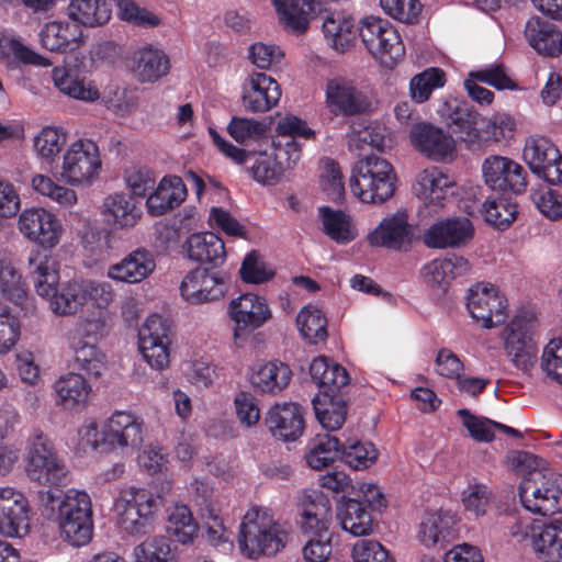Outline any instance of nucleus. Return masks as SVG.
<instances>
[{
	"mask_svg": "<svg viewBox=\"0 0 562 562\" xmlns=\"http://www.w3.org/2000/svg\"><path fill=\"white\" fill-rule=\"evenodd\" d=\"M280 23L296 33H304L312 19L324 14L322 30L327 44L344 53L358 32L355 19L341 11H326L322 0H271Z\"/></svg>",
	"mask_w": 562,
	"mask_h": 562,
	"instance_id": "f257e3e1",
	"label": "nucleus"
},
{
	"mask_svg": "<svg viewBox=\"0 0 562 562\" xmlns=\"http://www.w3.org/2000/svg\"><path fill=\"white\" fill-rule=\"evenodd\" d=\"M30 274L36 293L49 301L50 311L57 316H71L85 306L81 280L59 283V265L55 257L38 251L29 257Z\"/></svg>",
	"mask_w": 562,
	"mask_h": 562,
	"instance_id": "f03ea898",
	"label": "nucleus"
},
{
	"mask_svg": "<svg viewBox=\"0 0 562 562\" xmlns=\"http://www.w3.org/2000/svg\"><path fill=\"white\" fill-rule=\"evenodd\" d=\"M40 504L47 514L57 509L60 533L67 542L81 547L91 540L93 513L87 492L71 488L61 497L53 491H44L40 494Z\"/></svg>",
	"mask_w": 562,
	"mask_h": 562,
	"instance_id": "7ed1b4c3",
	"label": "nucleus"
},
{
	"mask_svg": "<svg viewBox=\"0 0 562 562\" xmlns=\"http://www.w3.org/2000/svg\"><path fill=\"white\" fill-rule=\"evenodd\" d=\"M289 533L278 524L269 509L252 506L239 527L238 548L248 559L273 557L286 544Z\"/></svg>",
	"mask_w": 562,
	"mask_h": 562,
	"instance_id": "20e7f679",
	"label": "nucleus"
},
{
	"mask_svg": "<svg viewBox=\"0 0 562 562\" xmlns=\"http://www.w3.org/2000/svg\"><path fill=\"white\" fill-rule=\"evenodd\" d=\"M79 436L81 441L93 450L101 446L112 449H135L144 441L145 425L135 414L116 411L106 419L101 430L95 423H89L79 429Z\"/></svg>",
	"mask_w": 562,
	"mask_h": 562,
	"instance_id": "39448f33",
	"label": "nucleus"
},
{
	"mask_svg": "<svg viewBox=\"0 0 562 562\" xmlns=\"http://www.w3.org/2000/svg\"><path fill=\"white\" fill-rule=\"evenodd\" d=\"M396 173L392 164L378 155L359 160L350 177V189L363 203L382 204L395 191Z\"/></svg>",
	"mask_w": 562,
	"mask_h": 562,
	"instance_id": "423d86ee",
	"label": "nucleus"
},
{
	"mask_svg": "<svg viewBox=\"0 0 562 562\" xmlns=\"http://www.w3.org/2000/svg\"><path fill=\"white\" fill-rule=\"evenodd\" d=\"M24 463L27 477L43 486L65 484L68 470L64 459L47 435L40 430L32 432L24 447Z\"/></svg>",
	"mask_w": 562,
	"mask_h": 562,
	"instance_id": "0eeeda50",
	"label": "nucleus"
},
{
	"mask_svg": "<svg viewBox=\"0 0 562 562\" xmlns=\"http://www.w3.org/2000/svg\"><path fill=\"white\" fill-rule=\"evenodd\" d=\"M159 497L145 488H123L114 501L117 524L128 535H145L154 526Z\"/></svg>",
	"mask_w": 562,
	"mask_h": 562,
	"instance_id": "6e6552de",
	"label": "nucleus"
},
{
	"mask_svg": "<svg viewBox=\"0 0 562 562\" xmlns=\"http://www.w3.org/2000/svg\"><path fill=\"white\" fill-rule=\"evenodd\" d=\"M358 33L368 52L384 67L393 68L404 56L405 47L398 32L386 20L366 16Z\"/></svg>",
	"mask_w": 562,
	"mask_h": 562,
	"instance_id": "1a4fd4ad",
	"label": "nucleus"
},
{
	"mask_svg": "<svg viewBox=\"0 0 562 562\" xmlns=\"http://www.w3.org/2000/svg\"><path fill=\"white\" fill-rule=\"evenodd\" d=\"M101 168L99 146L91 139L80 138L65 150L60 177L70 186H89L99 177Z\"/></svg>",
	"mask_w": 562,
	"mask_h": 562,
	"instance_id": "9d476101",
	"label": "nucleus"
},
{
	"mask_svg": "<svg viewBox=\"0 0 562 562\" xmlns=\"http://www.w3.org/2000/svg\"><path fill=\"white\" fill-rule=\"evenodd\" d=\"M105 326V319L98 317L80 318L76 327L68 333V344L74 351L75 362L81 371L91 378L98 379L106 370L105 355L93 344L82 339L98 335Z\"/></svg>",
	"mask_w": 562,
	"mask_h": 562,
	"instance_id": "9b49d317",
	"label": "nucleus"
},
{
	"mask_svg": "<svg viewBox=\"0 0 562 562\" xmlns=\"http://www.w3.org/2000/svg\"><path fill=\"white\" fill-rule=\"evenodd\" d=\"M209 133L224 156L238 165L250 164L249 172L258 183L272 186L280 180L283 173L282 161H278L272 154L238 148L225 140L214 128H210Z\"/></svg>",
	"mask_w": 562,
	"mask_h": 562,
	"instance_id": "f8f14e48",
	"label": "nucleus"
},
{
	"mask_svg": "<svg viewBox=\"0 0 562 562\" xmlns=\"http://www.w3.org/2000/svg\"><path fill=\"white\" fill-rule=\"evenodd\" d=\"M519 497L522 506L541 516H552L562 512V488L554 473L533 472L532 477L519 484Z\"/></svg>",
	"mask_w": 562,
	"mask_h": 562,
	"instance_id": "ddd939ff",
	"label": "nucleus"
},
{
	"mask_svg": "<svg viewBox=\"0 0 562 562\" xmlns=\"http://www.w3.org/2000/svg\"><path fill=\"white\" fill-rule=\"evenodd\" d=\"M535 323L526 316H515L503 333L504 350L509 361L524 373L529 372L537 360V345L532 338Z\"/></svg>",
	"mask_w": 562,
	"mask_h": 562,
	"instance_id": "4468645a",
	"label": "nucleus"
},
{
	"mask_svg": "<svg viewBox=\"0 0 562 562\" xmlns=\"http://www.w3.org/2000/svg\"><path fill=\"white\" fill-rule=\"evenodd\" d=\"M522 157L532 173L549 184L562 183V155L548 137L540 135L528 137Z\"/></svg>",
	"mask_w": 562,
	"mask_h": 562,
	"instance_id": "2eb2a0df",
	"label": "nucleus"
},
{
	"mask_svg": "<svg viewBox=\"0 0 562 562\" xmlns=\"http://www.w3.org/2000/svg\"><path fill=\"white\" fill-rule=\"evenodd\" d=\"M171 329L167 319L150 315L140 327L139 350L146 362L156 370H164L170 362Z\"/></svg>",
	"mask_w": 562,
	"mask_h": 562,
	"instance_id": "dca6fc26",
	"label": "nucleus"
},
{
	"mask_svg": "<svg viewBox=\"0 0 562 562\" xmlns=\"http://www.w3.org/2000/svg\"><path fill=\"white\" fill-rule=\"evenodd\" d=\"M468 310L483 328H493L507 318V300L492 284L479 283L469 290Z\"/></svg>",
	"mask_w": 562,
	"mask_h": 562,
	"instance_id": "f3484780",
	"label": "nucleus"
},
{
	"mask_svg": "<svg viewBox=\"0 0 562 562\" xmlns=\"http://www.w3.org/2000/svg\"><path fill=\"white\" fill-rule=\"evenodd\" d=\"M31 507L26 496L12 486H0V533L22 538L30 531Z\"/></svg>",
	"mask_w": 562,
	"mask_h": 562,
	"instance_id": "a211bd4d",
	"label": "nucleus"
},
{
	"mask_svg": "<svg viewBox=\"0 0 562 562\" xmlns=\"http://www.w3.org/2000/svg\"><path fill=\"white\" fill-rule=\"evenodd\" d=\"M485 184L494 191L521 193L527 188V171L516 160L492 155L482 164Z\"/></svg>",
	"mask_w": 562,
	"mask_h": 562,
	"instance_id": "6ab92c4d",
	"label": "nucleus"
},
{
	"mask_svg": "<svg viewBox=\"0 0 562 562\" xmlns=\"http://www.w3.org/2000/svg\"><path fill=\"white\" fill-rule=\"evenodd\" d=\"M408 138L415 150L434 161H447L454 157V138L430 122H415L408 131Z\"/></svg>",
	"mask_w": 562,
	"mask_h": 562,
	"instance_id": "aec40b11",
	"label": "nucleus"
},
{
	"mask_svg": "<svg viewBox=\"0 0 562 562\" xmlns=\"http://www.w3.org/2000/svg\"><path fill=\"white\" fill-rule=\"evenodd\" d=\"M18 228L30 241L43 248H54L60 240L63 226L59 220L43 207L25 209L19 216Z\"/></svg>",
	"mask_w": 562,
	"mask_h": 562,
	"instance_id": "412c9836",
	"label": "nucleus"
},
{
	"mask_svg": "<svg viewBox=\"0 0 562 562\" xmlns=\"http://www.w3.org/2000/svg\"><path fill=\"white\" fill-rule=\"evenodd\" d=\"M228 315L235 323V338L239 331H252L263 326L272 312L265 297L255 293H245L231 301Z\"/></svg>",
	"mask_w": 562,
	"mask_h": 562,
	"instance_id": "4be33fe9",
	"label": "nucleus"
},
{
	"mask_svg": "<svg viewBox=\"0 0 562 562\" xmlns=\"http://www.w3.org/2000/svg\"><path fill=\"white\" fill-rule=\"evenodd\" d=\"M226 292L224 279L216 272L195 268L180 283V294L189 303L201 304L222 299Z\"/></svg>",
	"mask_w": 562,
	"mask_h": 562,
	"instance_id": "5701e85b",
	"label": "nucleus"
},
{
	"mask_svg": "<svg viewBox=\"0 0 562 562\" xmlns=\"http://www.w3.org/2000/svg\"><path fill=\"white\" fill-rule=\"evenodd\" d=\"M326 103L336 115H356L370 108L368 97L351 80L342 77L327 81Z\"/></svg>",
	"mask_w": 562,
	"mask_h": 562,
	"instance_id": "b1692460",
	"label": "nucleus"
},
{
	"mask_svg": "<svg viewBox=\"0 0 562 562\" xmlns=\"http://www.w3.org/2000/svg\"><path fill=\"white\" fill-rule=\"evenodd\" d=\"M281 98L279 83L263 72H255L244 82L243 104L252 113H265L276 106Z\"/></svg>",
	"mask_w": 562,
	"mask_h": 562,
	"instance_id": "393cba45",
	"label": "nucleus"
},
{
	"mask_svg": "<svg viewBox=\"0 0 562 562\" xmlns=\"http://www.w3.org/2000/svg\"><path fill=\"white\" fill-rule=\"evenodd\" d=\"M474 228L467 217L447 218L432 224L424 234V244L429 248H456L473 237Z\"/></svg>",
	"mask_w": 562,
	"mask_h": 562,
	"instance_id": "a878e982",
	"label": "nucleus"
},
{
	"mask_svg": "<svg viewBox=\"0 0 562 562\" xmlns=\"http://www.w3.org/2000/svg\"><path fill=\"white\" fill-rule=\"evenodd\" d=\"M512 535L519 541L530 538L531 546L540 560L544 562L562 560V528L533 522L530 527L525 526L524 530H513Z\"/></svg>",
	"mask_w": 562,
	"mask_h": 562,
	"instance_id": "bb28decb",
	"label": "nucleus"
},
{
	"mask_svg": "<svg viewBox=\"0 0 562 562\" xmlns=\"http://www.w3.org/2000/svg\"><path fill=\"white\" fill-rule=\"evenodd\" d=\"M368 241L374 247H385L402 250L412 241V228L408 224V214L405 210L386 216L368 235Z\"/></svg>",
	"mask_w": 562,
	"mask_h": 562,
	"instance_id": "cd10ccee",
	"label": "nucleus"
},
{
	"mask_svg": "<svg viewBox=\"0 0 562 562\" xmlns=\"http://www.w3.org/2000/svg\"><path fill=\"white\" fill-rule=\"evenodd\" d=\"M300 525L304 533L330 532L333 513L329 499L321 492H304L299 502Z\"/></svg>",
	"mask_w": 562,
	"mask_h": 562,
	"instance_id": "c85d7f7f",
	"label": "nucleus"
},
{
	"mask_svg": "<svg viewBox=\"0 0 562 562\" xmlns=\"http://www.w3.org/2000/svg\"><path fill=\"white\" fill-rule=\"evenodd\" d=\"M156 269L154 254L139 247L109 267L108 277L114 281L136 284L147 279Z\"/></svg>",
	"mask_w": 562,
	"mask_h": 562,
	"instance_id": "c756f323",
	"label": "nucleus"
},
{
	"mask_svg": "<svg viewBox=\"0 0 562 562\" xmlns=\"http://www.w3.org/2000/svg\"><path fill=\"white\" fill-rule=\"evenodd\" d=\"M265 423L271 435L282 441H294L304 430L302 409L294 403L273 405L266 414Z\"/></svg>",
	"mask_w": 562,
	"mask_h": 562,
	"instance_id": "7c9ffc66",
	"label": "nucleus"
},
{
	"mask_svg": "<svg viewBox=\"0 0 562 562\" xmlns=\"http://www.w3.org/2000/svg\"><path fill=\"white\" fill-rule=\"evenodd\" d=\"M50 78L57 91L70 99L92 103L101 97L94 81L80 77L72 68L56 66L50 71Z\"/></svg>",
	"mask_w": 562,
	"mask_h": 562,
	"instance_id": "2f4dec72",
	"label": "nucleus"
},
{
	"mask_svg": "<svg viewBox=\"0 0 562 562\" xmlns=\"http://www.w3.org/2000/svg\"><path fill=\"white\" fill-rule=\"evenodd\" d=\"M169 56L160 48L146 45L137 49L132 57L131 70L135 79L142 83H153L168 75Z\"/></svg>",
	"mask_w": 562,
	"mask_h": 562,
	"instance_id": "473e14b6",
	"label": "nucleus"
},
{
	"mask_svg": "<svg viewBox=\"0 0 562 562\" xmlns=\"http://www.w3.org/2000/svg\"><path fill=\"white\" fill-rule=\"evenodd\" d=\"M102 207L106 223L120 229L133 228L143 215L140 203L124 192L108 195Z\"/></svg>",
	"mask_w": 562,
	"mask_h": 562,
	"instance_id": "72a5a7b5",
	"label": "nucleus"
},
{
	"mask_svg": "<svg viewBox=\"0 0 562 562\" xmlns=\"http://www.w3.org/2000/svg\"><path fill=\"white\" fill-rule=\"evenodd\" d=\"M38 37L43 48L53 53H66L81 44L82 30L75 23L52 21L43 25Z\"/></svg>",
	"mask_w": 562,
	"mask_h": 562,
	"instance_id": "f704fd0d",
	"label": "nucleus"
},
{
	"mask_svg": "<svg viewBox=\"0 0 562 562\" xmlns=\"http://www.w3.org/2000/svg\"><path fill=\"white\" fill-rule=\"evenodd\" d=\"M56 404L65 411L80 412L89 402L91 385L79 373H67L54 383Z\"/></svg>",
	"mask_w": 562,
	"mask_h": 562,
	"instance_id": "c9c22d12",
	"label": "nucleus"
},
{
	"mask_svg": "<svg viewBox=\"0 0 562 562\" xmlns=\"http://www.w3.org/2000/svg\"><path fill=\"white\" fill-rule=\"evenodd\" d=\"M456 517L448 510H434L426 513L419 524L418 539L430 548L443 546L454 537Z\"/></svg>",
	"mask_w": 562,
	"mask_h": 562,
	"instance_id": "e433bc0d",
	"label": "nucleus"
},
{
	"mask_svg": "<svg viewBox=\"0 0 562 562\" xmlns=\"http://www.w3.org/2000/svg\"><path fill=\"white\" fill-rule=\"evenodd\" d=\"M525 36L529 45L543 56L555 57L562 53V33L551 22L530 18L525 26Z\"/></svg>",
	"mask_w": 562,
	"mask_h": 562,
	"instance_id": "4c0bfd02",
	"label": "nucleus"
},
{
	"mask_svg": "<svg viewBox=\"0 0 562 562\" xmlns=\"http://www.w3.org/2000/svg\"><path fill=\"white\" fill-rule=\"evenodd\" d=\"M292 379L290 367L281 361H269L252 368L249 376L256 392L276 395L282 392Z\"/></svg>",
	"mask_w": 562,
	"mask_h": 562,
	"instance_id": "58836bf2",
	"label": "nucleus"
},
{
	"mask_svg": "<svg viewBox=\"0 0 562 562\" xmlns=\"http://www.w3.org/2000/svg\"><path fill=\"white\" fill-rule=\"evenodd\" d=\"M450 125L453 133L459 135L470 149L483 147L484 117L467 104H459L451 112Z\"/></svg>",
	"mask_w": 562,
	"mask_h": 562,
	"instance_id": "ea45409f",
	"label": "nucleus"
},
{
	"mask_svg": "<svg viewBox=\"0 0 562 562\" xmlns=\"http://www.w3.org/2000/svg\"><path fill=\"white\" fill-rule=\"evenodd\" d=\"M188 258L200 263H223L226 251L224 241L214 233L190 235L183 244Z\"/></svg>",
	"mask_w": 562,
	"mask_h": 562,
	"instance_id": "a19ab883",
	"label": "nucleus"
},
{
	"mask_svg": "<svg viewBox=\"0 0 562 562\" xmlns=\"http://www.w3.org/2000/svg\"><path fill=\"white\" fill-rule=\"evenodd\" d=\"M310 373L313 381L323 389L319 396L325 401L334 396L337 391L349 382L347 370L324 356H319L312 361Z\"/></svg>",
	"mask_w": 562,
	"mask_h": 562,
	"instance_id": "79ce46f5",
	"label": "nucleus"
},
{
	"mask_svg": "<svg viewBox=\"0 0 562 562\" xmlns=\"http://www.w3.org/2000/svg\"><path fill=\"white\" fill-rule=\"evenodd\" d=\"M451 184L447 175L431 167L418 173L414 190L425 205L441 206Z\"/></svg>",
	"mask_w": 562,
	"mask_h": 562,
	"instance_id": "37998d69",
	"label": "nucleus"
},
{
	"mask_svg": "<svg viewBox=\"0 0 562 562\" xmlns=\"http://www.w3.org/2000/svg\"><path fill=\"white\" fill-rule=\"evenodd\" d=\"M187 195L186 186L181 178H164L156 190L146 201L147 210L151 215L158 216L178 206Z\"/></svg>",
	"mask_w": 562,
	"mask_h": 562,
	"instance_id": "c03bdc74",
	"label": "nucleus"
},
{
	"mask_svg": "<svg viewBox=\"0 0 562 562\" xmlns=\"http://www.w3.org/2000/svg\"><path fill=\"white\" fill-rule=\"evenodd\" d=\"M337 517L341 528L355 537L367 536L373 530V519L366 506L349 498L341 504Z\"/></svg>",
	"mask_w": 562,
	"mask_h": 562,
	"instance_id": "a18cd8bd",
	"label": "nucleus"
},
{
	"mask_svg": "<svg viewBox=\"0 0 562 562\" xmlns=\"http://www.w3.org/2000/svg\"><path fill=\"white\" fill-rule=\"evenodd\" d=\"M324 233L335 243L346 245L356 239L357 228L349 215L329 206L318 209Z\"/></svg>",
	"mask_w": 562,
	"mask_h": 562,
	"instance_id": "49530a36",
	"label": "nucleus"
},
{
	"mask_svg": "<svg viewBox=\"0 0 562 562\" xmlns=\"http://www.w3.org/2000/svg\"><path fill=\"white\" fill-rule=\"evenodd\" d=\"M111 7L105 0H71L68 16L85 26L105 24L111 18Z\"/></svg>",
	"mask_w": 562,
	"mask_h": 562,
	"instance_id": "de8ad7c7",
	"label": "nucleus"
},
{
	"mask_svg": "<svg viewBox=\"0 0 562 562\" xmlns=\"http://www.w3.org/2000/svg\"><path fill=\"white\" fill-rule=\"evenodd\" d=\"M167 532L176 541L188 544L198 536V524L190 508L184 504H175L169 508Z\"/></svg>",
	"mask_w": 562,
	"mask_h": 562,
	"instance_id": "09e8293b",
	"label": "nucleus"
},
{
	"mask_svg": "<svg viewBox=\"0 0 562 562\" xmlns=\"http://www.w3.org/2000/svg\"><path fill=\"white\" fill-rule=\"evenodd\" d=\"M68 133L61 126H44L33 138V149L38 158L54 162L67 144Z\"/></svg>",
	"mask_w": 562,
	"mask_h": 562,
	"instance_id": "8fccbe9b",
	"label": "nucleus"
},
{
	"mask_svg": "<svg viewBox=\"0 0 562 562\" xmlns=\"http://www.w3.org/2000/svg\"><path fill=\"white\" fill-rule=\"evenodd\" d=\"M458 415L462 418V424L468 429L471 437L476 441H492L495 438V429L510 436L521 437L519 430L504 424L493 422L486 417L472 415L467 408L459 409Z\"/></svg>",
	"mask_w": 562,
	"mask_h": 562,
	"instance_id": "3c124183",
	"label": "nucleus"
},
{
	"mask_svg": "<svg viewBox=\"0 0 562 562\" xmlns=\"http://www.w3.org/2000/svg\"><path fill=\"white\" fill-rule=\"evenodd\" d=\"M340 454V441L329 434L317 435L306 454L307 464L315 470L329 467Z\"/></svg>",
	"mask_w": 562,
	"mask_h": 562,
	"instance_id": "603ef678",
	"label": "nucleus"
},
{
	"mask_svg": "<svg viewBox=\"0 0 562 562\" xmlns=\"http://www.w3.org/2000/svg\"><path fill=\"white\" fill-rule=\"evenodd\" d=\"M26 293L27 289L22 274L5 256L0 254V295L14 303H21L26 297Z\"/></svg>",
	"mask_w": 562,
	"mask_h": 562,
	"instance_id": "864d4df0",
	"label": "nucleus"
},
{
	"mask_svg": "<svg viewBox=\"0 0 562 562\" xmlns=\"http://www.w3.org/2000/svg\"><path fill=\"white\" fill-rule=\"evenodd\" d=\"M302 336L312 344L323 341L327 337V319L323 312L315 306H305L296 317Z\"/></svg>",
	"mask_w": 562,
	"mask_h": 562,
	"instance_id": "5fc2aeb1",
	"label": "nucleus"
},
{
	"mask_svg": "<svg viewBox=\"0 0 562 562\" xmlns=\"http://www.w3.org/2000/svg\"><path fill=\"white\" fill-rule=\"evenodd\" d=\"M333 397L325 401L317 395L312 401L318 422L329 431L339 429L344 425L347 414L346 404L342 401L334 402Z\"/></svg>",
	"mask_w": 562,
	"mask_h": 562,
	"instance_id": "6e6d98bb",
	"label": "nucleus"
},
{
	"mask_svg": "<svg viewBox=\"0 0 562 562\" xmlns=\"http://www.w3.org/2000/svg\"><path fill=\"white\" fill-rule=\"evenodd\" d=\"M340 456L355 470L370 468L378 459V450L371 442L348 440L340 442Z\"/></svg>",
	"mask_w": 562,
	"mask_h": 562,
	"instance_id": "4d7b16f0",
	"label": "nucleus"
},
{
	"mask_svg": "<svg viewBox=\"0 0 562 562\" xmlns=\"http://www.w3.org/2000/svg\"><path fill=\"white\" fill-rule=\"evenodd\" d=\"M136 562H177L170 542L164 537L148 538L134 549Z\"/></svg>",
	"mask_w": 562,
	"mask_h": 562,
	"instance_id": "13d9d810",
	"label": "nucleus"
},
{
	"mask_svg": "<svg viewBox=\"0 0 562 562\" xmlns=\"http://www.w3.org/2000/svg\"><path fill=\"white\" fill-rule=\"evenodd\" d=\"M33 189L43 196L49 198L63 207H72L77 201V193L65 186L58 184L45 175H35L32 178Z\"/></svg>",
	"mask_w": 562,
	"mask_h": 562,
	"instance_id": "bf43d9fd",
	"label": "nucleus"
},
{
	"mask_svg": "<svg viewBox=\"0 0 562 562\" xmlns=\"http://www.w3.org/2000/svg\"><path fill=\"white\" fill-rule=\"evenodd\" d=\"M507 467L522 480L532 477L533 472L552 473L548 463L528 451H512L506 457Z\"/></svg>",
	"mask_w": 562,
	"mask_h": 562,
	"instance_id": "052dcab7",
	"label": "nucleus"
},
{
	"mask_svg": "<svg viewBox=\"0 0 562 562\" xmlns=\"http://www.w3.org/2000/svg\"><path fill=\"white\" fill-rule=\"evenodd\" d=\"M483 215L486 223L495 228L508 227L517 216V205L506 199L486 200L483 204Z\"/></svg>",
	"mask_w": 562,
	"mask_h": 562,
	"instance_id": "680f3d73",
	"label": "nucleus"
},
{
	"mask_svg": "<svg viewBox=\"0 0 562 562\" xmlns=\"http://www.w3.org/2000/svg\"><path fill=\"white\" fill-rule=\"evenodd\" d=\"M445 85V72L439 68H428L412 78L411 95L418 103L425 102L436 88Z\"/></svg>",
	"mask_w": 562,
	"mask_h": 562,
	"instance_id": "e2e57ef3",
	"label": "nucleus"
},
{
	"mask_svg": "<svg viewBox=\"0 0 562 562\" xmlns=\"http://www.w3.org/2000/svg\"><path fill=\"white\" fill-rule=\"evenodd\" d=\"M515 120L506 113H496L490 119H484L483 147L492 143H499L514 136Z\"/></svg>",
	"mask_w": 562,
	"mask_h": 562,
	"instance_id": "0e129e2a",
	"label": "nucleus"
},
{
	"mask_svg": "<svg viewBox=\"0 0 562 562\" xmlns=\"http://www.w3.org/2000/svg\"><path fill=\"white\" fill-rule=\"evenodd\" d=\"M540 368L547 378L562 385V338L551 339L544 346Z\"/></svg>",
	"mask_w": 562,
	"mask_h": 562,
	"instance_id": "69168bd1",
	"label": "nucleus"
},
{
	"mask_svg": "<svg viewBox=\"0 0 562 562\" xmlns=\"http://www.w3.org/2000/svg\"><path fill=\"white\" fill-rule=\"evenodd\" d=\"M321 184L329 200L340 202L345 198V186L340 168L338 164L331 159L323 161Z\"/></svg>",
	"mask_w": 562,
	"mask_h": 562,
	"instance_id": "338daca9",
	"label": "nucleus"
},
{
	"mask_svg": "<svg viewBox=\"0 0 562 562\" xmlns=\"http://www.w3.org/2000/svg\"><path fill=\"white\" fill-rule=\"evenodd\" d=\"M355 562H395L390 552L375 540L362 539L352 547Z\"/></svg>",
	"mask_w": 562,
	"mask_h": 562,
	"instance_id": "774afa93",
	"label": "nucleus"
}]
</instances>
